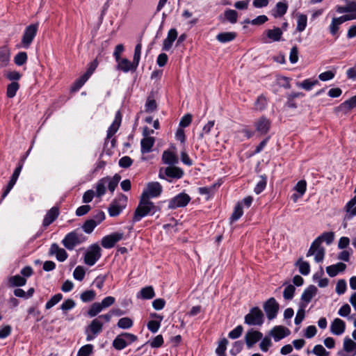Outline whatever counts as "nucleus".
<instances>
[{
  "instance_id": "f257e3e1",
  "label": "nucleus",
  "mask_w": 356,
  "mask_h": 356,
  "mask_svg": "<svg viewBox=\"0 0 356 356\" xmlns=\"http://www.w3.org/2000/svg\"><path fill=\"white\" fill-rule=\"evenodd\" d=\"M334 238V236L333 232H329L323 233L312 242L307 252V257L314 256L316 262H322L325 257V251L321 244L325 241L327 245H330L333 242Z\"/></svg>"
},
{
  "instance_id": "f03ea898",
  "label": "nucleus",
  "mask_w": 356,
  "mask_h": 356,
  "mask_svg": "<svg viewBox=\"0 0 356 356\" xmlns=\"http://www.w3.org/2000/svg\"><path fill=\"white\" fill-rule=\"evenodd\" d=\"M159 209L149 199L140 197L132 219L134 222H139L147 216H153Z\"/></svg>"
},
{
  "instance_id": "7ed1b4c3",
  "label": "nucleus",
  "mask_w": 356,
  "mask_h": 356,
  "mask_svg": "<svg viewBox=\"0 0 356 356\" xmlns=\"http://www.w3.org/2000/svg\"><path fill=\"white\" fill-rule=\"evenodd\" d=\"M85 240V236L76 229L67 234L61 243L66 249L72 250L76 245L83 243Z\"/></svg>"
},
{
  "instance_id": "20e7f679",
  "label": "nucleus",
  "mask_w": 356,
  "mask_h": 356,
  "mask_svg": "<svg viewBox=\"0 0 356 356\" xmlns=\"http://www.w3.org/2000/svg\"><path fill=\"white\" fill-rule=\"evenodd\" d=\"M138 337L129 332H123L118 334L113 341V346L117 350H122L127 346L137 341Z\"/></svg>"
},
{
  "instance_id": "39448f33",
  "label": "nucleus",
  "mask_w": 356,
  "mask_h": 356,
  "mask_svg": "<svg viewBox=\"0 0 356 356\" xmlns=\"http://www.w3.org/2000/svg\"><path fill=\"white\" fill-rule=\"evenodd\" d=\"M103 321V318H100V316H99L91 321L86 330L87 341H90L95 339L102 331L104 325Z\"/></svg>"
},
{
  "instance_id": "423d86ee",
  "label": "nucleus",
  "mask_w": 356,
  "mask_h": 356,
  "mask_svg": "<svg viewBox=\"0 0 356 356\" xmlns=\"http://www.w3.org/2000/svg\"><path fill=\"white\" fill-rule=\"evenodd\" d=\"M101 256V248L97 244H92L88 248L84 254V263L92 266L100 259Z\"/></svg>"
},
{
  "instance_id": "0eeeda50",
  "label": "nucleus",
  "mask_w": 356,
  "mask_h": 356,
  "mask_svg": "<svg viewBox=\"0 0 356 356\" xmlns=\"http://www.w3.org/2000/svg\"><path fill=\"white\" fill-rule=\"evenodd\" d=\"M184 171L178 167L169 166L165 168H161L159 170V177L160 179H166L169 182L172 181V179H178L183 177Z\"/></svg>"
},
{
  "instance_id": "6e6552de",
  "label": "nucleus",
  "mask_w": 356,
  "mask_h": 356,
  "mask_svg": "<svg viewBox=\"0 0 356 356\" xmlns=\"http://www.w3.org/2000/svg\"><path fill=\"white\" fill-rule=\"evenodd\" d=\"M39 24H31L26 27L22 38V46L24 49H28L31 46L38 31Z\"/></svg>"
},
{
  "instance_id": "1a4fd4ad",
  "label": "nucleus",
  "mask_w": 356,
  "mask_h": 356,
  "mask_svg": "<svg viewBox=\"0 0 356 356\" xmlns=\"http://www.w3.org/2000/svg\"><path fill=\"white\" fill-rule=\"evenodd\" d=\"M127 203V197L123 194H120L110 205L108 208V213L111 216L115 217L118 216L122 210L126 207Z\"/></svg>"
},
{
  "instance_id": "9d476101",
  "label": "nucleus",
  "mask_w": 356,
  "mask_h": 356,
  "mask_svg": "<svg viewBox=\"0 0 356 356\" xmlns=\"http://www.w3.org/2000/svg\"><path fill=\"white\" fill-rule=\"evenodd\" d=\"M191 197L186 193L182 192L168 200V208L176 209L185 207L191 201Z\"/></svg>"
},
{
  "instance_id": "9b49d317",
  "label": "nucleus",
  "mask_w": 356,
  "mask_h": 356,
  "mask_svg": "<svg viewBox=\"0 0 356 356\" xmlns=\"http://www.w3.org/2000/svg\"><path fill=\"white\" fill-rule=\"evenodd\" d=\"M264 322V314L260 309L254 307L245 316V323L250 325H261Z\"/></svg>"
},
{
  "instance_id": "f8f14e48",
  "label": "nucleus",
  "mask_w": 356,
  "mask_h": 356,
  "mask_svg": "<svg viewBox=\"0 0 356 356\" xmlns=\"http://www.w3.org/2000/svg\"><path fill=\"white\" fill-rule=\"evenodd\" d=\"M282 29L274 27L272 29L266 30L262 35V41L264 43H271L282 40Z\"/></svg>"
},
{
  "instance_id": "ddd939ff",
  "label": "nucleus",
  "mask_w": 356,
  "mask_h": 356,
  "mask_svg": "<svg viewBox=\"0 0 356 356\" xmlns=\"http://www.w3.org/2000/svg\"><path fill=\"white\" fill-rule=\"evenodd\" d=\"M162 192V186L157 181L149 182L146 188L143 191L141 197L146 199L159 197Z\"/></svg>"
},
{
  "instance_id": "4468645a",
  "label": "nucleus",
  "mask_w": 356,
  "mask_h": 356,
  "mask_svg": "<svg viewBox=\"0 0 356 356\" xmlns=\"http://www.w3.org/2000/svg\"><path fill=\"white\" fill-rule=\"evenodd\" d=\"M124 237V233L116 232L106 235L102 238L101 244L106 249H110Z\"/></svg>"
},
{
  "instance_id": "2eb2a0df",
  "label": "nucleus",
  "mask_w": 356,
  "mask_h": 356,
  "mask_svg": "<svg viewBox=\"0 0 356 356\" xmlns=\"http://www.w3.org/2000/svg\"><path fill=\"white\" fill-rule=\"evenodd\" d=\"M338 356H356V343L348 337L343 339V349L337 353Z\"/></svg>"
},
{
  "instance_id": "dca6fc26",
  "label": "nucleus",
  "mask_w": 356,
  "mask_h": 356,
  "mask_svg": "<svg viewBox=\"0 0 356 356\" xmlns=\"http://www.w3.org/2000/svg\"><path fill=\"white\" fill-rule=\"evenodd\" d=\"M264 311L269 320L275 318L277 316L279 305L274 298H269L264 305Z\"/></svg>"
},
{
  "instance_id": "f3484780",
  "label": "nucleus",
  "mask_w": 356,
  "mask_h": 356,
  "mask_svg": "<svg viewBox=\"0 0 356 356\" xmlns=\"http://www.w3.org/2000/svg\"><path fill=\"white\" fill-rule=\"evenodd\" d=\"M22 168H23V163H19L18 166L14 170L13 175H12L6 189L4 190V191L2 193L1 201H2L8 195L10 191L12 190V188L16 184V182L18 179V177L20 175V172L22 171Z\"/></svg>"
},
{
  "instance_id": "a211bd4d",
  "label": "nucleus",
  "mask_w": 356,
  "mask_h": 356,
  "mask_svg": "<svg viewBox=\"0 0 356 356\" xmlns=\"http://www.w3.org/2000/svg\"><path fill=\"white\" fill-rule=\"evenodd\" d=\"M270 121L264 116L259 118L254 122L256 131L261 136L266 134L270 127Z\"/></svg>"
},
{
  "instance_id": "6ab92c4d",
  "label": "nucleus",
  "mask_w": 356,
  "mask_h": 356,
  "mask_svg": "<svg viewBox=\"0 0 356 356\" xmlns=\"http://www.w3.org/2000/svg\"><path fill=\"white\" fill-rule=\"evenodd\" d=\"M49 253L51 255H54L60 262L65 261L68 257L66 250L60 248L57 243H52L51 245Z\"/></svg>"
},
{
  "instance_id": "aec40b11",
  "label": "nucleus",
  "mask_w": 356,
  "mask_h": 356,
  "mask_svg": "<svg viewBox=\"0 0 356 356\" xmlns=\"http://www.w3.org/2000/svg\"><path fill=\"white\" fill-rule=\"evenodd\" d=\"M118 63L117 70L127 73L130 71H135L138 65H136L134 61L131 62L127 58H121L116 61Z\"/></svg>"
},
{
  "instance_id": "412c9836",
  "label": "nucleus",
  "mask_w": 356,
  "mask_h": 356,
  "mask_svg": "<svg viewBox=\"0 0 356 356\" xmlns=\"http://www.w3.org/2000/svg\"><path fill=\"white\" fill-rule=\"evenodd\" d=\"M263 334L261 332L250 330L247 332L245 339L247 346L250 348L252 346L256 343L258 341L262 339Z\"/></svg>"
},
{
  "instance_id": "4be33fe9",
  "label": "nucleus",
  "mask_w": 356,
  "mask_h": 356,
  "mask_svg": "<svg viewBox=\"0 0 356 356\" xmlns=\"http://www.w3.org/2000/svg\"><path fill=\"white\" fill-rule=\"evenodd\" d=\"M346 330V323L341 318H334L330 325V332L337 336L341 335Z\"/></svg>"
},
{
  "instance_id": "5701e85b",
  "label": "nucleus",
  "mask_w": 356,
  "mask_h": 356,
  "mask_svg": "<svg viewBox=\"0 0 356 356\" xmlns=\"http://www.w3.org/2000/svg\"><path fill=\"white\" fill-rule=\"evenodd\" d=\"M270 335L273 337L275 341H278L284 337H287L290 334V331L288 328L277 325L275 326L270 331Z\"/></svg>"
},
{
  "instance_id": "b1692460",
  "label": "nucleus",
  "mask_w": 356,
  "mask_h": 356,
  "mask_svg": "<svg viewBox=\"0 0 356 356\" xmlns=\"http://www.w3.org/2000/svg\"><path fill=\"white\" fill-rule=\"evenodd\" d=\"M177 35L178 33L175 29H170L166 38L163 40L162 49L163 51H169L177 39Z\"/></svg>"
},
{
  "instance_id": "393cba45",
  "label": "nucleus",
  "mask_w": 356,
  "mask_h": 356,
  "mask_svg": "<svg viewBox=\"0 0 356 356\" xmlns=\"http://www.w3.org/2000/svg\"><path fill=\"white\" fill-rule=\"evenodd\" d=\"M58 215H59L58 208L56 207H52L51 209H49L47 212L46 215L44 216V218L43 222H42V226L44 227H48L58 218Z\"/></svg>"
},
{
  "instance_id": "a878e982",
  "label": "nucleus",
  "mask_w": 356,
  "mask_h": 356,
  "mask_svg": "<svg viewBox=\"0 0 356 356\" xmlns=\"http://www.w3.org/2000/svg\"><path fill=\"white\" fill-rule=\"evenodd\" d=\"M122 121V115L120 111H118L115 115V119L107 131V138H111L118 130Z\"/></svg>"
},
{
  "instance_id": "bb28decb",
  "label": "nucleus",
  "mask_w": 356,
  "mask_h": 356,
  "mask_svg": "<svg viewBox=\"0 0 356 356\" xmlns=\"http://www.w3.org/2000/svg\"><path fill=\"white\" fill-rule=\"evenodd\" d=\"M317 288L314 285H310L305 289L301 296V300L305 302V305L302 304V305L306 306L315 296Z\"/></svg>"
},
{
  "instance_id": "cd10ccee",
  "label": "nucleus",
  "mask_w": 356,
  "mask_h": 356,
  "mask_svg": "<svg viewBox=\"0 0 356 356\" xmlns=\"http://www.w3.org/2000/svg\"><path fill=\"white\" fill-rule=\"evenodd\" d=\"M346 265L343 263L339 262L336 264L330 265L326 268V272L331 277H335L339 273L345 270Z\"/></svg>"
},
{
  "instance_id": "c85d7f7f",
  "label": "nucleus",
  "mask_w": 356,
  "mask_h": 356,
  "mask_svg": "<svg viewBox=\"0 0 356 356\" xmlns=\"http://www.w3.org/2000/svg\"><path fill=\"white\" fill-rule=\"evenodd\" d=\"M155 139L154 137L143 138L140 141V151L143 154H147L152 152L154 145Z\"/></svg>"
},
{
  "instance_id": "c756f323",
  "label": "nucleus",
  "mask_w": 356,
  "mask_h": 356,
  "mask_svg": "<svg viewBox=\"0 0 356 356\" xmlns=\"http://www.w3.org/2000/svg\"><path fill=\"white\" fill-rule=\"evenodd\" d=\"M152 317H154L156 320L149 321L147 325L148 330L152 333H156L160 328L163 316L154 313L151 314Z\"/></svg>"
},
{
  "instance_id": "7c9ffc66",
  "label": "nucleus",
  "mask_w": 356,
  "mask_h": 356,
  "mask_svg": "<svg viewBox=\"0 0 356 356\" xmlns=\"http://www.w3.org/2000/svg\"><path fill=\"white\" fill-rule=\"evenodd\" d=\"M162 161L165 164L173 165L178 163L179 159L175 153L169 150H165L162 154Z\"/></svg>"
},
{
  "instance_id": "2f4dec72",
  "label": "nucleus",
  "mask_w": 356,
  "mask_h": 356,
  "mask_svg": "<svg viewBox=\"0 0 356 356\" xmlns=\"http://www.w3.org/2000/svg\"><path fill=\"white\" fill-rule=\"evenodd\" d=\"M288 4L284 2H278L271 10L272 15L277 18L282 17L287 11Z\"/></svg>"
},
{
  "instance_id": "473e14b6",
  "label": "nucleus",
  "mask_w": 356,
  "mask_h": 356,
  "mask_svg": "<svg viewBox=\"0 0 356 356\" xmlns=\"http://www.w3.org/2000/svg\"><path fill=\"white\" fill-rule=\"evenodd\" d=\"M344 23L341 17H333L330 25L329 26V31L332 35L339 37L338 31L339 29L340 26Z\"/></svg>"
},
{
  "instance_id": "72a5a7b5",
  "label": "nucleus",
  "mask_w": 356,
  "mask_h": 356,
  "mask_svg": "<svg viewBox=\"0 0 356 356\" xmlns=\"http://www.w3.org/2000/svg\"><path fill=\"white\" fill-rule=\"evenodd\" d=\"M155 293L154 289L151 286H145L142 288L139 293L137 294L138 298L143 300L152 299L154 297Z\"/></svg>"
},
{
  "instance_id": "f704fd0d",
  "label": "nucleus",
  "mask_w": 356,
  "mask_h": 356,
  "mask_svg": "<svg viewBox=\"0 0 356 356\" xmlns=\"http://www.w3.org/2000/svg\"><path fill=\"white\" fill-rule=\"evenodd\" d=\"M104 180H106V185L108 186V190L113 193L115 188L117 187L119 181H120L121 177L118 174H115L113 177H105Z\"/></svg>"
},
{
  "instance_id": "c9c22d12",
  "label": "nucleus",
  "mask_w": 356,
  "mask_h": 356,
  "mask_svg": "<svg viewBox=\"0 0 356 356\" xmlns=\"http://www.w3.org/2000/svg\"><path fill=\"white\" fill-rule=\"evenodd\" d=\"M346 218L350 219L356 216V196L352 198L346 205Z\"/></svg>"
},
{
  "instance_id": "e433bc0d",
  "label": "nucleus",
  "mask_w": 356,
  "mask_h": 356,
  "mask_svg": "<svg viewBox=\"0 0 356 356\" xmlns=\"http://www.w3.org/2000/svg\"><path fill=\"white\" fill-rule=\"evenodd\" d=\"M318 84V81L316 79H307L302 81V82H298L296 86L299 88H301L307 91L311 90L314 86Z\"/></svg>"
},
{
  "instance_id": "4c0bfd02",
  "label": "nucleus",
  "mask_w": 356,
  "mask_h": 356,
  "mask_svg": "<svg viewBox=\"0 0 356 356\" xmlns=\"http://www.w3.org/2000/svg\"><path fill=\"white\" fill-rule=\"evenodd\" d=\"M104 177L99 179L95 184V195L97 197H101L106 193V185Z\"/></svg>"
},
{
  "instance_id": "58836bf2",
  "label": "nucleus",
  "mask_w": 356,
  "mask_h": 356,
  "mask_svg": "<svg viewBox=\"0 0 356 356\" xmlns=\"http://www.w3.org/2000/svg\"><path fill=\"white\" fill-rule=\"evenodd\" d=\"M298 267L299 272L303 275H307L310 273V266L307 261H303L302 258L299 259L296 263Z\"/></svg>"
},
{
  "instance_id": "ea45409f",
  "label": "nucleus",
  "mask_w": 356,
  "mask_h": 356,
  "mask_svg": "<svg viewBox=\"0 0 356 356\" xmlns=\"http://www.w3.org/2000/svg\"><path fill=\"white\" fill-rule=\"evenodd\" d=\"M236 33L234 32H223L217 35L216 39L222 43L232 41L236 38Z\"/></svg>"
},
{
  "instance_id": "a19ab883",
  "label": "nucleus",
  "mask_w": 356,
  "mask_h": 356,
  "mask_svg": "<svg viewBox=\"0 0 356 356\" xmlns=\"http://www.w3.org/2000/svg\"><path fill=\"white\" fill-rule=\"evenodd\" d=\"M8 282L13 286H22L26 284V280L25 277L19 275H16L10 277L8 280Z\"/></svg>"
},
{
  "instance_id": "79ce46f5",
  "label": "nucleus",
  "mask_w": 356,
  "mask_h": 356,
  "mask_svg": "<svg viewBox=\"0 0 356 356\" xmlns=\"http://www.w3.org/2000/svg\"><path fill=\"white\" fill-rule=\"evenodd\" d=\"M10 58V51L8 47L0 48V65H6Z\"/></svg>"
},
{
  "instance_id": "37998d69",
  "label": "nucleus",
  "mask_w": 356,
  "mask_h": 356,
  "mask_svg": "<svg viewBox=\"0 0 356 356\" xmlns=\"http://www.w3.org/2000/svg\"><path fill=\"white\" fill-rule=\"evenodd\" d=\"M19 88V85L16 81L11 82L7 87L6 95L8 98H13L16 95L17 90Z\"/></svg>"
},
{
  "instance_id": "c03bdc74",
  "label": "nucleus",
  "mask_w": 356,
  "mask_h": 356,
  "mask_svg": "<svg viewBox=\"0 0 356 356\" xmlns=\"http://www.w3.org/2000/svg\"><path fill=\"white\" fill-rule=\"evenodd\" d=\"M103 310L99 302H94L88 310V315L92 318L96 316Z\"/></svg>"
},
{
  "instance_id": "a18cd8bd",
  "label": "nucleus",
  "mask_w": 356,
  "mask_h": 356,
  "mask_svg": "<svg viewBox=\"0 0 356 356\" xmlns=\"http://www.w3.org/2000/svg\"><path fill=\"white\" fill-rule=\"evenodd\" d=\"M124 314V312L120 309H113L111 310L108 313L100 315V318H103L104 321L105 323H108L113 316H122Z\"/></svg>"
},
{
  "instance_id": "49530a36",
  "label": "nucleus",
  "mask_w": 356,
  "mask_h": 356,
  "mask_svg": "<svg viewBox=\"0 0 356 356\" xmlns=\"http://www.w3.org/2000/svg\"><path fill=\"white\" fill-rule=\"evenodd\" d=\"M267 99L263 95H259L254 102V108L257 111H262L266 108Z\"/></svg>"
},
{
  "instance_id": "de8ad7c7",
  "label": "nucleus",
  "mask_w": 356,
  "mask_h": 356,
  "mask_svg": "<svg viewBox=\"0 0 356 356\" xmlns=\"http://www.w3.org/2000/svg\"><path fill=\"white\" fill-rule=\"evenodd\" d=\"M133 321L129 317H123L119 319L118 327L121 329H129L133 326Z\"/></svg>"
},
{
  "instance_id": "09e8293b",
  "label": "nucleus",
  "mask_w": 356,
  "mask_h": 356,
  "mask_svg": "<svg viewBox=\"0 0 356 356\" xmlns=\"http://www.w3.org/2000/svg\"><path fill=\"white\" fill-rule=\"evenodd\" d=\"M96 296V293L93 290H87L83 291L81 296L80 298L83 302H88L92 301Z\"/></svg>"
},
{
  "instance_id": "8fccbe9b",
  "label": "nucleus",
  "mask_w": 356,
  "mask_h": 356,
  "mask_svg": "<svg viewBox=\"0 0 356 356\" xmlns=\"http://www.w3.org/2000/svg\"><path fill=\"white\" fill-rule=\"evenodd\" d=\"M267 184V178L266 176L261 175L260 180L254 187V191L256 194H260L265 188Z\"/></svg>"
},
{
  "instance_id": "3c124183",
  "label": "nucleus",
  "mask_w": 356,
  "mask_h": 356,
  "mask_svg": "<svg viewBox=\"0 0 356 356\" xmlns=\"http://www.w3.org/2000/svg\"><path fill=\"white\" fill-rule=\"evenodd\" d=\"M307 17L305 15H299L297 18V31H303L307 26Z\"/></svg>"
},
{
  "instance_id": "603ef678",
  "label": "nucleus",
  "mask_w": 356,
  "mask_h": 356,
  "mask_svg": "<svg viewBox=\"0 0 356 356\" xmlns=\"http://www.w3.org/2000/svg\"><path fill=\"white\" fill-rule=\"evenodd\" d=\"M97 226V223L92 219L87 220L82 225L83 230L87 233L90 234L94 229Z\"/></svg>"
},
{
  "instance_id": "864d4df0",
  "label": "nucleus",
  "mask_w": 356,
  "mask_h": 356,
  "mask_svg": "<svg viewBox=\"0 0 356 356\" xmlns=\"http://www.w3.org/2000/svg\"><path fill=\"white\" fill-rule=\"evenodd\" d=\"M63 298V295L61 293H57L53 296L49 301L45 305L46 309H49L53 307L54 305L58 304Z\"/></svg>"
},
{
  "instance_id": "5fc2aeb1",
  "label": "nucleus",
  "mask_w": 356,
  "mask_h": 356,
  "mask_svg": "<svg viewBox=\"0 0 356 356\" xmlns=\"http://www.w3.org/2000/svg\"><path fill=\"white\" fill-rule=\"evenodd\" d=\"M228 344V341L227 339L224 338L221 339L219 343L217 348L216 349V353L218 356L225 355V353L227 349V346Z\"/></svg>"
},
{
  "instance_id": "6e6d98bb",
  "label": "nucleus",
  "mask_w": 356,
  "mask_h": 356,
  "mask_svg": "<svg viewBox=\"0 0 356 356\" xmlns=\"http://www.w3.org/2000/svg\"><path fill=\"white\" fill-rule=\"evenodd\" d=\"M215 124L214 120L209 121L202 128V132L199 135V138L202 139L204 136L209 135Z\"/></svg>"
},
{
  "instance_id": "4d7b16f0",
  "label": "nucleus",
  "mask_w": 356,
  "mask_h": 356,
  "mask_svg": "<svg viewBox=\"0 0 356 356\" xmlns=\"http://www.w3.org/2000/svg\"><path fill=\"white\" fill-rule=\"evenodd\" d=\"M27 54L24 51L19 52L14 58L15 63L18 65L21 66L24 65L27 61Z\"/></svg>"
},
{
  "instance_id": "13d9d810",
  "label": "nucleus",
  "mask_w": 356,
  "mask_h": 356,
  "mask_svg": "<svg viewBox=\"0 0 356 356\" xmlns=\"http://www.w3.org/2000/svg\"><path fill=\"white\" fill-rule=\"evenodd\" d=\"M85 275V269L81 266H78L76 267L73 272L74 278L78 281H82L84 279Z\"/></svg>"
},
{
  "instance_id": "bf43d9fd",
  "label": "nucleus",
  "mask_w": 356,
  "mask_h": 356,
  "mask_svg": "<svg viewBox=\"0 0 356 356\" xmlns=\"http://www.w3.org/2000/svg\"><path fill=\"white\" fill-rule=\"evenodd\" d=\"M350 312V306L348 304H344L338 310V314L341 317L348 318V319H351V317L349 316Z\"/></svg>"
},
{
  "instance_id": "052dcab7",
  "label": "nucleus",
  "mask_w": 356,
  "mask_h": 356,
  "mask_svg": "<svg viewBox=\"0 0 356 356\" xmlns=\"http://www.w3.org/2000/svg\"><path fill=\"white\" fill-rule=\"evenodd\" d=\"M225 17L230 23L234 24L237 21L238 14L236 10L229 9L225 11Z\"/></svg>"
},
{
  "instance_id": "680f3d73",
  "label": "nucleus",
  "mask_w": 356,
  "mask_h": 356,
  "mask_svg": "<svg viewBox=\"0 0 356 356\" xmlns=\"http://www.w3.org/2000/svg\"><path fill=\"white\" fill-rule=\"evenodd\" d=\"M93 348V345L86 344L79 349L77 356H89L92 353Z\"/></svg>"
},
{
  "instance_id": "e2e57ef3",
  "label": "nucleus",
  "mask_w": 356,
  "mask_h": 356,
  "mask_svg": "<svg viewBox=\"0 0 356 356\" xmlns=\"http://www.w3.org/2000/svg\"><path fill=\"white\" fill-rule=\"evenodd\" d=\"M295 286L289 284L286 286L283 292V296L286 300H291L293 298L295 292Z\"/></svg>"
},
{
  "instance_id": "0e129e2a",
  "label": "nucleus",
  "mask_w": 356,
  "mask_h": 356,
  "mask_svg": "<svg viewBox=\"0 0 356 356\" xmlns=\"http://www.w3.org/2000/svg\"><path fill=\"white\" fill-rule=\"evenodd\" d=\"M243 214V208L241 207V204H237L234 208V212L231 216V220L232 221H236L238 220Z\"/></svg>"
},
{
  "instance_id": "69168bd1",
  "label": "nucleus",
  "mask_w": 356,
  "mask_h": 356,
  "mask_svg": "<svg viewBox=\"0 0 356 356\" xmlns=\"http://www.w3.org/2000/svg\"><path fill=\"white\" fill-rule=\"evenodd\" d=\"M243 331V327L242 325L236 326L234 330L230 331L228 334V337L232 339H236L239 338Z\"/></svg>"
},
{
  "instance_id": "338daca9",
  "label": "nucleus",
  "mask_w": 356,
  "mask_h": 356,
  "mask_svg": "<svg viewBox=\"0 0 356 356\" xmlns=\"http://www.w3.org/2000/svg\"><path fill=\"white\" fill-rule=\"evenodd\" d=\"M88 77L83 74L81 76L79 79H77L73 86H72V90L77 91L79 90L83 85L84 83L88 80Z\"/></svg>"
},
{
  "instance_id": "774afa93",
  "label": "nucleus",
  "mask_w": 356,
  "mask_h": 356,
  "mask_svg": "<svg viewBox=\"0 0 356 356\" xmlns=\"http://www.w3.org/2000/svg\"><path fill=\"white\" fill-rule=\"evenodd\" d=\"M76 306V303L72 299L65 300L60 305V309L63 312L73 309Z\"/></svg>"
}]
</instances>
